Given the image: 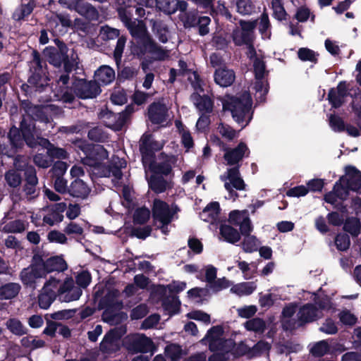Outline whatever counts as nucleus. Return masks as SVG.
<instances>
[{
  "instance_id": "2eb2a0df",
  "label": "nucleus",
  "mask_w": 361,
  "mask_h": 361,
  "mask_svg": "<svg viewBox=\"0 0 361 361\" xmlns=\"http://www.w3.org/2000/svg\"><path fill=\"white\" fill-rule=\"evenodd\" d=\"M104 124L114 130H121L127 121V112L114 114L107 109L102 110L99 115Z\"/></svg>"
},
{
  "instance_id": "a878e982",
  "label": "nucleus",
  "mask_w": 361,
  "mask_h": 361,
  "mask_svg": "<svg viewBox=\"0 0 361 361\" xmlns=\"http://www.w3.org/2000/svg\"><path fill=\"white\" fill-rule=\"evenodd\" d=\"M40 264L41 266L43 267L45 276L47 274L54 271H63L68 268L66 261L61 257L59 256L50 257Z\"/></svg>"
},
{
  "instance_id": "69168bd1",
  "label": "nucleus",
  "mask_w": 361,
  "mask_h": 361,
  "mask_svg": "<svg viewBox=\"0 0 361 361\" xmlns=\"http://www.w3.org/2000/svg\"><path fill=\"white\" fill-rule=\"evenodd\" d=\"M274 16L279 20H282L286 16V11L282 4V0H272Z\"/></svg>"
},
{
  "instance_id": "f03ea898",
  "label": "nucleus",
  "mask_w": 361,
  "mask_h": 361,
  "mask_svg": "<svg viewBox=\"0 0 361 361\" xmlns=\"http://www.w3.org/2000/svg\"><path fill=\"white\" fill-rule=\"evenodd\" d=\"M108 157V152L103 146L96 145L93 147L90 156L83 159V163L90 166L92 172L100 177L112 176V181L114 185H116L122 178L121 169L126 167V162L123 159L114 157L111 160L112 166H106L103 162Z\"/></svg>"
},
{
  "instance_id": "338daca9",
  "label": "nucleus",
  "mask_w": 361,
  "mask_h": 361,
  "mask_svg": "<svg viewBox=\"0 0 361 361\" xmlns=\"http://www.w3.org/2000/svg\"><path fill=\"white\" fill-rule=\"evenodd\" d=\"M231 282L225 277L214 280L209 285V288L215 292H219L231 286Z\"/></svg>"
},
{
  "instance_id": "393cba45",
  "label": "nucleus",
  "mask_w": 361,
  "mask_h": 361,
  "mask_svg": "<svg viewBox=\"0 0 361 361\" xmlns=\"http://www.w3.org/2000/svg\"><path fill=\"white\" fill-rule=\"evenodd\" d=\"M190 99L201 114H208L212 112L214 107V102L209 96H201L197 92L193 93Z\"/></svg>"
},
{
  "instance_id": "423d86ee",
  "label": "nucleus",
  "mask_w": 361,
  "mask_h": 361,
  "mask_svg": "<svg viewBox=\"0 0 361 361\" xmlns=\"http://www.w3.org/2000/svg\"><path fill=\"white\" fill-rule=\"evenodd\" d=\"M318 307L310 303H307L301 307L298 312L297 326H300L304 323L312 322L323 317V312L327 313H334L336 312V305L332 303L328 297L322 298L315 300Z\"/></svg>"
},
{
  "instance_id": "e2e57ef3",
  "label": "nucleus",
  "mask_w": 361,
  "mask_h": 361,
  "mask_svg": "<svg viewBox=\"0 0 361 361\" xmlns=\"http://www.w3.org/2000/svg\"><path fill=\"white\" fill-rule=\"evenodd\" d=\"M329 350V346L326 341H321L316 343L311 348V353L313 355L321 357L325 355Z\"/></svg>"
},
{
  "instance_id": "1a4fd4ad",
  "label": "nucleus",
  "mask_w": 361,
  "mask_h": 361,
  "mask_svg": "<svg viewBox=\"0 0 361 361\" xmlns=\"http://www.w3.org/2000/svg\"><path fill=\"white\" fill-rule=\"evenodd\" d=\"M132 13L120 11V19L129 30L133 37L136 39L142 47L152 38L147 32L145 24L142 20H132Z\"/></svg>"
},
{
  "instance_id": "cd10ccee",
  "label": "nucleus",
  "mask_w": 361,
  "mask_h": 361,
  "mask_svg": "<svg viewBox=\"0 0 361 361\" xmlns=\"http://www.w3.org/2000/svg\"><path fill=\"white\" fill-rule=\"evenodd\" d=\"M49 27L54 33L58 34L63 32V29L71 25L68 16L61 14H53L48 21Z\"/></svg>"
},
{
  "instance_id": "c9c22d12",
  "label": "nucleus",
  "mask_w": 361,
  "mask_h": 361,
  "mask_svg": "<svg viewBox=\"0 0 361 361\" xmlns=\"http://www.w3.org/2000/svg\"><path fill=\"white\" fill-rule=\"evenodd\" d=\"M296 311V305L293 303H290L286 305L282 312V324L283 326L286 330H290L295 327L297 325L295 322L290 323V318L294 315Z\"/></svg>"
},
{
  "instance_id": "ea45409f",
  "label": "nucleus",
  "mask_w": 361,
  "mask_h": 361,
  "mask_svg": "<svg viewBox=\"0 0 361 361\" xmlns=\"http://www.w3.org/2000/svg\"><path fill=\"white\" fill-rule=\"evenodd\" d=\"M148 184L149 188L156 193H161L164 192L168 187V183L164 179V178L156 175L151 176L148 179Z\"/></svg>"
},
{
  "instance_id": "6e6d98bb",
  "label": "nucleus",
  "mask_w": 361,
  "mask_h": 361,
  "mask_svg": "<svg viewBox=\"0 0 361 361\" xmlns=\"http://www.w3.org/2000/svg\"><path fill=\"white\" fill-rule=\"evenodd\" d=\"M33 8V4L31 2L25 5H22L13 13V18L16 20H20L23 19L24 18L27 17L32 13Z\"/></svg>"
},
{
  "instance_id": "7ed1b4c3",
  "label": "nucleus",
  "mask_w": 361,
  "mask_h": 361,
  "mask_svg": "<svg viewBox=\"0 0 361 361\" xmlns=\"http://www.w3.org/2000/svg\"><path fill=\"white\" fill-rule=\"evenodd\" d=\"M252 104L250 93L245 92L240 97H231L226 99L223 102V108L224 110H229L233 119L244 128L252 117Z\"/></svg>"
},
{
  "instance_id": "603ef678",
  "label": "nucleus",
  "mask_w": 361,
  "mask_h": 361,
  "mask_svg": "<svg viewBox=\"0 0 361 361\" xmlns=\"http://www.w3.org/2000/svg\"><path fill=\"white\" fill-rule=\"evenodd\" d=\"M26 228L25 221L14 220L8 222L4 226V231L6 233H22Z\"/></svg>"
},
{
  "instance_id": "c85d7f7f",
  "label": "nucleus",
  "mask_w": 361,
  "mask_h": 361,
  "mask_svg": "<svg viewBox=\"0 0 361 361\" xmlns=\"http://www.w3.org/2000/svg\"><path fill=\"white\" fill-rule=\"evenodd\" d=\"M235 78L234 72L226 68H219L214 73L215 82L221 87H226L233 84Z\"/></svg>"
},
{
  "instance_id": "8fccbe9b",
  "label": "nucleus",
  "mask_w": 361,
  "mask_h": 361,
  "mask_svg": "<svg viewBox=\"0 0 361 361\" xmlns=\"http://www.w3.org/2000/svg\"><path fill=\"white\" fill-rule=\"evenodd\" d=\"M157 7L167 14H172L177 10V0H156Z\"/></svg>"
},
{
  "instance_id": "c03bdc74",
  "label": "nucleus",
  "mask_w": 361,
  "mask_h": 361,
  "mask_svg": "<svg viewBox=\"0 0 361 361\" xmlns=\"http://www.w3.org/2000/svg\"><path fill=\"white\" fill-rule=\"evenodd\" d=\"M179 67L180 70L178 72L183 75L184 74H188V79L190 80H192V78H194V81H192V85L195 89V90L198 91H202L201 88V85L199 79L198 75L195 72H190L188 71L186 69L187 65L186 63L182 60L179 61Z\"/></svg>"
},
{
  "instance_id": "37998d69",
  "label": "nucleus",
  "mask_w": 361,
  "mask_h": 361,
  "mask_svg": "<svg viewBox=\"0 0 361 361\" xmlns=\"http://www.w3.org/2000/svg\"><path fill=\"white\" fill-rule=\"evenodd\" d=\"M180 302L178 297L171 295L165 298L162 302L164 310L170 315L176 314L180 307Z\"/></svg>"
},
{
  "instance_id": "20e7f679",
  "label": "nucleus",
  "mask_w": 361,
  "mask_h": 361,
  "mask_svg": "<svg viewBox=\"0 0 361 361\" xmlns=\"http://www.w3.org/2000/svg\"><path fill=\"white\" fill-rule=\"evenodd\" d=\"M22 129L26 144L30 147H35L37 145L42 146L47 149V154L52 161L54 159H63L67 158L68 154L64 149L56 147L50 143L48 140L40 137V134L35 128L32 122H30L27 126V121L24 120L22 122Z\"/></svg>"
},
{
  "instance_id": "e433bc0d",
  "label": "nucleus",
  "mask_w": 361,
  "mask_h": 361,
  "mask_svg": "<svg viewBox=\"0 0 361 361\" xmlns=\"http://www.w3.org/2000/svg\"><path fill=\"white\" fill-rule=\"evenodd\" d=\"M145 169L146 173L149 170L153 173V175L156 176H159V174L168 175L171 171V166L166 162L155 164L153 162L152 159H151L148 161L147 169Z\"/></svg>"
},
{
  "instance_id": "79ce46f5",
  "label": "nucleus",
  "mask_w": 361,
  "mask_h": 361,
  "mask_svg": "<svg viewBox=\"0 0 361 361\" xmlns=\"http://www.w3.org/2000/svg\"><path fill=\"white\" fill-rule=\"evenodd\" d=\"M244 326L247 331L261 334L266 329V324L262 319L255 317L245 322Z\"/></svg>"
},
{
  "instance_id": "6e6552de",
  "label": "nucleus",
  "mask_w": 361,
  "mask_h": 361,
  "mask_svg": "<svg viewBox=\"0 0 361 361\" xmlns=\"http://www.w3.org/2000/svg\"><path fill=\"white\" fill-rule=\"evenodd\" d=\"M207 341L211 351L220 353H228L234 346L232 339H225L224 329L221 326H216L211 328L205 337L201 341Z\"/></svg>"
},
{
  "instance_id": "13d9d810",
  "label": "nucleus",
  "mask_w": 361,
  "mask_h": 361,
  "mask_svg": "<svg viewBox=\"0 0 361 361\" xmlns=\"http://www.w3.org/2000/svg\"><path fill=\"white\" fill-rule=\"evenodd\" d=\"M217 132L225 139L231 140L237 136V133L228 125L220 123L216 129Z\"/></svg>"
},
{
  "instance_id": "72a5a7b5",
  "label": "nucleus",
  "mask_w": 361,
  "mask_h": 361,
  "mask_svg": "<svg viewBox=\"0 0 361 361\" xmlns=\"http://www.w3.org/2000/svg\"><path fill=\"white\" fill-rule=\"evenodd\" d=\"M20 285L8 283L0 286V300H10L15 298L20 290Z\"/></svg>"
},
{
  "instance_id": "f257e3e1",
  "label": "nucleus",
  "mask_w": 361,
  "mask_h": 361,
  "mask_svg": "<svg viewBox=\"0 0 361 361\" xmlns=\"http://www.w3.org/2000/svg\"><path fill=\"white\" fill-rule=\"evenodd\" d=\"M248 151L247 146L240 142L235 148L226 149L224 159L227 165L234 166L220 176V179L224 183V188L228 192L227 199L235 200L238 194L233 189L243 190L245 189V183L239 172V161L242 160Z\"/></svg>"
},
{
  "instance_id": "9b49d317",
  "label": "nucleus",
  "mask_w": 361,
  "mask_h": 361,
  "mask_svg": "<svg viewBox=\"0 0 361 361\" xmlns=\"http://www.w3.org/2000/svg\"><path fill=\"white\" fill-rule=\"evenodd\" d=\"M125 345L128 350L133 353H152L154 350L152 341L142 334H136L128 336Z\"/></svg>"
},
{
  "instance_id": "4468645a",
  "label": "nucleus",
  "mask_w": 361,
  "mask_h": 361,
  "mask_svg": "<svg viewBox=\"0 0 361 361\" xmlns=\"http://www.w3.org/2000/svg\"><path fill=\"white\" fill-rule=\"evenodd\" d=\"M125 332V329L122 327L111 329L104 336L100 343L101 350L107 353L118 350L120 345V339Z\"/></svg>"
},
{
  "instance_id": "a19ab883",
  "label": "nucleus",
  "mask_w": 361,
  "mask_h": 361,
  "mask_svg": "<svg viewBox=\"0 0 361 361\" xmlns=\"http://www.w3.org/2000/svg\"><path fill=\"white\" fill-rule=\"evenodd\" d=\"M220 233L224 240L231 243H235L240 238L238 231L228 225H222Z\"/></svg>"
},
{
  "instance_id": "dca6fc26",
  "label": "nucleus",
  "mask_w": 361,
  "mask_h": 361,
  "mask_svg": "<svg viewBox=\"0 0 361 361\" xmlns=\"http://www.w3.org/2000/svg\"><path fill=\"white\" fill-rule=\"evenodd\" d=\"M81 295V288L75 286L73 279L66 278L62 283L60 289V300L63 302H69L77 300Z\"/></svg>"
},
{
  "instance_id": "4d7b16f0",
  "label": "nucleus",
  "mask_w": 361,
  "mask_h": 361,
  "mask_svg": "<svg viewBox=\"0 0 361 361\" xmlns=\"http://www.w3.org/2000/svg\"><path fill=\"white\" fill-rule=\"evenodd\" d=\"M344 229L352 235L357 236L360 230V224L356 218H349L344 224Z\"/></svg>"
},
{
  "instance_id": "aec40b11",
  "label": "nucleus",
  "mask_w": 361,
  "mask_h": 361,
  "mask_svg": "<svg viewBox=\"0 0 361 361\" xmlns=\"http://www.w3.org/2000/svg\"><path fill=\"white\" fill-rule=\"evenodd\" d=\"M75 92L82 99H89L96 97L101 92V89L95 81H80L75 89Z\"/></svg>"
},
{
  "instance_id": "9d476101",
  "label": "nucleus",
  "mask_w": 361,
  "mask_h": 361,
  "mask_svg": "<svg viewBox=\"0 0 361 361\" xmlns=\"http://www.w3.org/2000/svg\"><path fill=\"white\" fill-rule=\"evenodd\" d=\"M256 26L257 20H240L239 27H235L231 35L234 44L236 46H242L252 43Z\"/></svg>"
},
{
  "instance_id": "5fc2aeb1",
  "label": "nucleus",
  "mask_w": 361,
  "mask_h": 361,
  "mask_svg": "<svg viewBox=\"0 0 361 361\" xmlns=\"http://www.w3.org/2000/svg\"><path fill=\"white\" fill-rule=\"evenodd\" d=\"M6 327L14 334L18 336L26 333V328L16 319H10L6 322Z\"/></svg>"
},
{
  "instance_id": "412c9836",
  "label": "nucleus",
  "mask_w": 361,
  "mask_h": 361,
  "mask_svg": "<svg viewBox=\"0 0 361 361\" xmlns=\"http://www.w3.org/2000/svg\"><path fill=\"white\" fill-rule=\"evenodd\" d=\"M26 161L23 157H17L14 159L13 165L16 170L11 169L5 174V179L7 184L12 188H16L21 183L22 178L18 171H22Z\"/></svg>"
},
{
  "instance_id": "7c9ffc66",
  "label": "nucleus",
  "mask_w": 361,
  "mask_h": 361,
  "mask_svg": "<svg viewBox=\"0 0 361 361\" xmlns=\"http://www.w3.org/2000/svg\"><path fill=\"white\" fill-rule=\"evenodd\" d=\"M143 48L146 52L152 55V57L155 60H164L169 57V51L162 49L157 45L152 39L147 42Z\"/></svg>"
},
{
  "instance_id": "473e14b6",
  "label": "nucleus",
  "mask_w": 361,
  "mask_h": 361,
  "mask_svg": "<svg viewBox=\"0 0 361 361\" xmlns=\"http://www.w3.org/2000/svg\"><path fill=\"white\" fill-rule=\"evenodd\" d=\"M24 120H26L27 126L30 123V122H32V123L35 126V128L36 129L33 120L30 119V118H23V119L22 120L21 122H23ZM20 128H21L22 134H23V129H22V123H20ZM23 139L22 138L21 135L20 134L19 130L17 128L13 127L11 128L10 132L8 133V137H9L11 144L12 145V146L13 147L18 148V147H21L23 144V140L26 142V141L25 140L24 135H23Z\"/></svg>"
},
{
  "instance_id": "4be33fe9",
  "label": "nucleus",
  "mask_w": 361,
  "mask_h": 361,
  "mask_svg": "<svg viewBox=\"0 0 361 361\" xmlns=\"http://www.w3.org/2000/svg\"><path fill=\"white\" fill-rule=\"evenodd\" d=\"M66 207L65 202L53 204L49 208L48 213L44 216L43 222L49 226L61 222L63 219V213Z\"/></svg>"
},
{
  "instance_id": "f8f14e48",
  "label": "nucleus",
  "mask_w": 361,
  "mask_h": 361,
  "mask_svg": "<svg viewBox=\"0 0 361 361\" xmlns=\"http://www.w3.org/2000/svg\"><path fill=\"white\" fill-rule=\"evenodd\" d=\"M253 67L256 79L255 97L257 102H262L265 100V96L268 92V83L263 79L266 72L264 62L261 59L256 57L253 61Z\"/></svg>"
},
{
  "instance_id": "3c124183",
  "label": "nucleus",
  "mask_w": 361,
  "mask_h": 361,
  "mask_svg": "<svg viewBox=\"0 0 361 361\" xmlns=\"http://www.w3.org/2000/svg\"><path fill=\"white\" fill-rule=\"evenodd\" d=\"M259 30L262 35V38L269 39L271 36L270 32V23L268 15L263 13L259 18Z\"/></svg>"
},
{
  "instance_id": "4c0bfd02",
  "label": "nucleus",
  "mask_w": 361,
  "mask_h": 361,
  "mask_svg": "<svg viewBox=\"0 0 361 361\" xmlns=\"http://www.w3.org/2000/svg\"><path fill=\"white\" fill-rule=\"evenodd\" d=\"M58 274H55L54 276H51L44 284L42 288L47 290L50 293H54L56 296L58 295L60 297V289L61 286L62 285L61 279L60 277L57 276Z\"/></svg>"
},
{
  "instance_id": "864d4df0",
  "label": "nucleus",
  "mask_w": 361,
  "mask_h": 361,
  "mask_svg": "<svg viewBox=\"0 0 361 361\" xmlns=\"http://www.w3.org/2000/svg\"><path fill=\"white\" fill-rule=\"evenodd\" d=\"M179 18L185 27H192L197 24L198 18L193 11L180 13Z\"/></svg>"
},
{
  "instance_id": "0eeeda50",
  "label": "nucleus",
  "mask_w": 361,
  "mask_h": 361,
  "mask_svg": "<svg viewBox=\"0 0 361 361\" xmlns=\"http://www.w3.org/2000/svg\"><path fill=\"white\" fill-rule=\"evenodd\" d=\"M58 47L59 49L54 47L47 48L44 54L47 57L49 62L56 67H59L63 63L66 72L70 73L78 65V55L73 49L69 50L61 42Z\"/></svg>"
},
{
  "instance_id": "bb28decb",
  "label": "nucleus",
  "mask_w": 361,
  "mask_h": 361,
  "mask_svg": "<svg viewBox=\"0 0 361 361\" xmlns=\"http://www.w3.org/2000/svg\"><path fill=\"white\" fill-rule=\"evenodd\" d=\"M115 79L114 70L109 66L103 65L94 73V81L99 85H106L111 83Z\"/></svg>"
},
{
  "instance_id": "6ab92c4d",
  "label": "nucleus",
  "mask_w": 361,
  "mask_h": 361,
  "mask_svg": "<svg viewBox=\"0 0 361 361\" xmlns=\"http://www.w3.org/2000/svg\"><path fill=\"white\" fill-rule=\"evenodd\" d=\"M340 182L345 183L350 190L358 191L361 189V172L353 166H347Z\"/></svg>"
},
{
  "instance_id": "680f3d73",
  "label": "nucleus",
  "mask_w": 361,
  "mask_h": 361,
  "mask_svg": "<svg viewBox=\"0 0 361 361\" xmlns=\"http://www.w3.org/2000/svg\"><path fill=\"white\" fill-rule=\"evenodd\" d=\"M149 210L146 207H141L135 210L133 219L135 223L142 224L149 219Z\"/></svg>"
},
{
  "instance_id": "052dcab7",
  "label": "nucleus",
  "mask_w": 361,
  "mask_h": 361,
  "mask_svg": "<svg viewBox=\"0 0 361 361\" xmlns=\"http://www.w3.org/2000/svg\"><path fill=\"white\" fill-rule=\"evenodd\" d=\"M166 355L173 361L178 360L182 354V349L180 345L171 344L165 348Z\"/></svg>"
},
{
  "instance_id": "b1692460",
  "label": "nucleus",
  "mask_w": 361,
  "mask_h": 361,
  "mask_svg": "<svg viewBox=\"0 0 361 361\" xmlns=\"http://www.w3.org/2000/svg\"><path fill=\"white\" fill-rule=\"evenodd\" d=\"M26 183L24 186V192L28 200L33 199L37 196L36 185L38 183V179L36 176V171L34 167L28 166L25 170Z\"/></svg>"
},
{
  "instance_id": "09e8293b",
  "label": "nucleus",
  "mask_w": 361,
  "mask_h": 361,
  "mask_svg": "<svg viewBox=\"0 0 361 361\" xmlns=\"http://www.w3.org/2000/svg\"><path fill=\"white\" fill-rule=\"evenodd\" d=\"M152 27L153 32L159 40L162 43H166L169 37V30L166 25L161 22H154Z\"/></svg>"
},
{
  "instance_id": "2f4dec72",
  "label": "nucleus",
  "mask_w": 361,
  "mask_h": 361,
  "mask_svg": "<svg viewBox=\"0 0 361 361\" xmlns=\"http://www.w3.org/2000/svg\"><path fill=\"white\" fill-rule=\"evenodd\" d=\"M75 11L81 16L90 20L98 19L97 10L87 2H78L75 6Z\"/></svg>"
},
{
  "instance_id": "0e129e2a",
  "label": "nucleus",
  "mask_w": 361,
  "mask_h": 361,
  "mask_svg": "<svg viewBox=\"0 0 361 361\" xmlns=\"http://www.w3.org/2000/svg\"><path fill=\"white\" fill-rule=\"evenodd\" d=\"M237 264L245 279L248 280L254 276L255 271L252 269V264H249L245 261H238Z\"/></svg>"
},
{
  "instance_id": "774afa93",
  "label": "nucleus",
  "mask_w": 361,
  "mask_h": 361,
  "mask_svg": "<svg viewBox=\"0 0 361 361\" xmlns=\"http://www.w3.org/2000/svg\"><path fill=\"white\" fill-rule=\"evenodd\" d=\"M34 163L39 167L47 169L51 164L52 160L49 158L48 154L43 153L37 154L33 158Z\"/></svg>"
},
{
  "instance_id": "f3484780",
  "label": "nucleus",
  "mask_w": 361,
  "mask_h": 361,
  "mask_svg": "<svg viewBox=\"0 0 361 361\" xmlns=\"http://www.w3.org/2000/svg\"><path fill=\"white\" fill-rule=\"evenodd\" d=\"M229 221L233 225L240 226L242 235L247 234L252 231V226L247 210H233L231 212Z\"/></svg>"
},
{
  "instance_id": "49530a36",
  "label": "nucleus",
  "mask_w": 361,
  "mask_h": 361,
  "mask_svg": "<svg viewBox=\"0 0 361 361\" xmlns=\"http://www.w3.org/2000/svg\"><path fill=\"white\" fill-rule=\"evenodd\" d=\"M271 348V345L264 341H260L247 351L249 357H256L267 353Z\"/></svg>"
},
{
  "instance_id": "f704fd0d",
  "label": "nucleus",
  "mask_w": 361,
  "mask_h": 361,
  "mask_svg": "<svg viewBox=\"0 0 361 361\" xmlns=\"http://www.w3.org/2000/svg\"><path fill=\"white\" fill-rule=\"evenodd\" d=\"M256 288L255 282H242L233 286L230 290L232 293L241 297L252 294Z\"/></svg>"
},
{
  "instance_id": "5701e85b",
  "label": "nucleus",
  "mask_w": 361,
  "mask_h": 361,
  "mask_svg": "<svg viewBox=\"0 0 361 361\" xmlns=\"http://www.w3.org/2000/svg\"><path fill=\"white\" fill-rule=\"evenodd\" d=\"M168 109L161 102L152 104L148 109V117L152 123L160 124L166 121Z\"/></svg>"
},
{
  "instance_id": "bf43d9fd",
  "label": "nucleus",
  "mask_w": 361,
  "mask_h": 361,
  "mask_svg": "<svg viewBox=\"0 0 361 361\" xmlns=\"http://www.w3.org/2000/svg\"><path fill=\"white\" fill-rule=\"evenodd\" d=\"M236 6L237 11L242 15H250L255 10V6L250 0H239Z\"/></svg>"
},
{
  "instance_id": "a211bd4d",
  "label": "nucleus",
  "mask_w": 361,
  "mask_h": 361,
  "mask_svg": "<svg viewBox=\"0 0 361 361\" xmlns=\"http://www.w3.org/2000/svg\"><path fill=\"white\" fill-rule=\"evenodd\" d=\"M44 270L40 263L32 264L30 267L23 269L20 274L23 284L32 286L38 279L45 277Z\"/></svg>"
},
{
  "instance_id": "39448f33",
  "label": "nucleus",
  "mask_w": 361,
  "mask_h": 361,
  "mask_svg": "<svg viewBox=\"0 0 361 361\" xmlns=\"http://www.w3.org/2000/svg\"><path fill=\"white\" fill-rule=\"evenodd\" d=\"M179 211L176 204H169L166 202L155 199L152 207V217L154 226L164 235L169 233L171 222L178 218Z\"/></svg>"
},
{
  "instance_id": "ddd939ff",
  "label": "nucleus",
  "mask_w": 361,
  "mask_h": 361,
  "mask_svg": "<svg viewBox=\"0 0 361 361\" xmlns=\"http://www.w3.org/2000/svg\"><path fill=\"white\" fill-rule=\"evenodd\" d=\"M163 146V142L154 140L150 135H144L142 137L140 149L145 169H147L148 161L153 159L154 152L160 150Z\"/></svg>"
},
{
  "instance_id": "58836bf2",
  "label": "nucleus",
  "mask_w": 361,
  "mask_h": 361,
  "mask_svg": "<svg viewBox=\"0 0 361 361\" xmlns=\"http://www.w3.org/2000/svg\"><path fill=\"white\" fill-rule=\"evenodd\" d=\"M219 210V204L216 202H212L204 209L201 214V218L207 221H214L218 217Z\"/></svg>"
},
{
  "instance_id": "a18cd8bd",
  "label": "nucleus",
  "mask_w": 361,
  "mask_h": 361,
  "mask_svg": "<svg viewBox=\"0 0 361 361\" xmlns=\"http://www.w3.org/2000/svg\"><path fill=\"white\" fill-rule=\"evenodd\" d=\"M54 293H50L47 290L42 288L38 295V304L40 308L47 310L56 299Z\"/></svg>"
},
{
  "instance_id": "de8ad7c7",
  "label": "nucleus",
  "mask_w": 361,
  "mask_h": 361,
  "mask_svg": "<svg viewBox=\"0 0 361 361\" xmlns=\"http://www.w3.org/2000/svg\"><path fill=\"white\" fill-rule=\"evenodd\" d=\"M243 235L245 236L242 243L243 250L248 253L256 251L259 246V242L256 237L250 235V233Z\"/></svg>"
},
{
  "instance_id": "c756f323",
  "label": "nucleus",
  "mask_w": 361,
  "mask_h": 361,
  "mask_svg": "<svg viewBox=\"0 0 361 361\" xmlns=\"http://www.w3.org/2000/svg\"><path fill=\"white\" fill-rule=\"evenodd\" d=\"M90 188L80 179H75L71 183L68 188V193L71 196L82 199L86 198L90 194Z\"/></svg>"
}]
</instances>
